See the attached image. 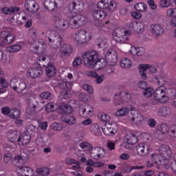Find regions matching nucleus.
<instances>
[{
  "mask_svg": "<svg viewBox=\"0 0 176 176\" xmlns=\"http://www.w3.org/2000/svg\"><path fill=\"white\" fill-rule=\"evenodd\" d=\"M59 97L62 100H69L71 98V91L63 90L60 91Z\"/></svg>",
  "mask_w": 176,
  "mask_h": 176,
  "instance_id": "58836bf2",
  "label": "nucleus"
},
{
  "mask_svg": "<svg viewBox=\"0 0 176 176\" xmlns=\"http://www.w3.org/2000/svg\"><path fill=\"white\" fill-rule=\"evenodd\" d=\"M4 162H6V164H11V163H12V154L6 153L4 155Z\"/></svg>",
  "mask_w": 176,
  "mask_h": 176,
  "instance_id": "052dcab7",
  "label": "nucleus"
},
{
  "mask_svg": "<svg viewBox=\"0 0 176 176\" xmlns=\"http://www.w3.org/2000/svg\"><path fill=\"white\" fill-rule=\"evenodd\" d=\"M108 5H109L108 9H109V10H114L116 9V7L118 6V3H116L115 1H112V0H108Z\"/></svg>",
  "mask_w": 176,
  "mask_h": 176,
  "instance_id": "5fc2aeb1",
  "label": "nucleus"
},
{
  "mask_svg": "<svg viewBox=\"0 0 176 176\" xmlns=\"http://www.w3.org/2000/svg\"><path fill=\"white\" fill-rule=\"evenodd\" d=\"M78 99L80 101H87L89 100V95L86 93H81L78 94Z\"/></svg>",
  "mask_w": 176,
  "mask_h": 176,
  "instance_id": "bf43d9fd",
  "label": "nucleus"
},
{
  "mask_svg": "<svg viewBox=\"0 0 176 176\" xmlns=\"http://www.w3.org/2000/svg\"><path fill=\"white\" fill-rule=\"evenodd\" d=\"M147 124L149 127L154 128L156 126V120L153 118L148 120Z\"/></svg>",
  "mask_w": 176,
  "mask_h": 176,
  "instance_id": "774afa93",
  "label": "nucleus"
},
{
  "mask_svg": "<svg viewBox=\"0 0 176 176\" xmlns=\"http://www.w3.org/2000/svg\"><path fill=\"white\" fill-rule=\"evenodd\" d=\"M30 141H31L30 135L23 133L19 135L17 142L19 146H25L30 144Z\"/></svg>",
  "mask_w": 176,
  "mask_h": 176,
  "instance_id": "f3484780",
  "label": "nucleus"
},
{
  "mask_svg": "<svg viewBox=\"0 0 176 176\" xmlns=\"http://www.w3.org/2000/svg\"><path fill=\"white\" fill-rule=\"evenodd\" d=\"M92 155H94V156H97V157H104L105 156V149L101 148V147H96L94 150V153Z\"/></svg>",
  "mask_w": 176,
  "mask_h": 176,
  "instance_id": "c756f323",
  "label": "nucleus"
},
{
  "mask_svg": "<svg viewBox=\"0 0 176 176\" xmlns=\"http://www.w3.org/2000/svg\"><path fill=\"white\" fill-rule=\"evenodd\" d=\"M35 130V127H34V126H30L27 128L26 131L25 132H23L24 133L28 134V135H32L33 133H35V131H34Z\"/></svg>",
  "mask_w": 176,
  "mask_h": 176,
  "instance_id": "680f3d73",
  "label": "nucleus"
},
{
  "mask_svg": "<svg viewBox=\"0 0 176 176\" xmlns=\"http://www.w3.org/2000/svg\"><path fill=\"white\" fill-rule=\"evenodd\" d=\"M146 69H148V66L145 64H141L139 66V72L141 76L142 79L145 80L146 79Z\"/></svg>",
  "mask_w": 176,
  "mask_h": 176,
  "instance_id": "7c9ffc66",
  "label": "nucleus"
},
{
  "mask_svg": "<svg viewBox=\"0 0 176 176\" xmlns=\"http://www.w3.org/2000/svg\"><path fill=\"white\" fill-rule=\"evenodd\" d=\"M151 32L155 38H158V36H161L164 34V29L160 25L154 24L151 26Z\"/></svg>",
  "mask_w": 176,
  "mask_h": 176,
  "instance_id": "6ab92c4d",
  "label": "nucleus"
},
{
  "mask_svg": "<svg viewBox=\"0 0 176 176\" xmlns=\"http://www.w3.org/2000/svg\"><path fill=\"white\" fill-rule=\"evenodd\" d=\"M54 21H55V27L58 30H67L68 28V22L61 19V16L55 15L54 16Z\"/></svg>",
  "mask_w": 176,
  "mask_h": 176,
  "instance_id": "9b49d317",
  "label": "nucleus"
},
{
  "mask_svg": "<svg viewBox=\"0 0 176 176\" xmlns=\"http://www.w3.org/2000/svg\"><path fill=\"white\" fill-rule=\"evenodd\" d=\"M158 113L160 116H168L170 113V108L166 107H161L158 111Z\"/></svg>",
  "mask_w": 176,
  "mask_h": 176,
  "instance_id": "e433bc0d",
  "label": "nucleus"
},
{
  "mask_svg": "<svg viewBox=\"0 0 176 176\" xmlns=\"http://www.w3.org/2000/svg\"><path fill=\"white\" fill-rule=\"evenodd\" d=\"M87 23V18L83 15H76L70 19L69 26L70 28L76 29L83 27Z\"/></svg>",
  "mask_w": 176,
  "mask_h": 176,
  "instance_id": "39448f33",
  "label": "nucleus"
},
{
  "mask_svg": "<svg viewBox=\"0 0 176 176\" xmlns=\"http://www.w3.org/2000/svg\"><path fill=\"white\" fill-rule=\"evenodd\" d=\"M104 63L107 61L109 65L111 67H115L116 65V63L118 62V54L116 51L113 49H110L107 51L105 55V59H102Z\"/></svg>",
  "mask_w": 176,
  "mask_h": 176,
  "instance_id": "423d86ee",
  "label": "nucleus"
},
{
  "mask_svg": "<svg viewBox=\"0 0 176 176\" xmlns=\"http://www.w3.org/2000/svg\"><path fill=\"white\" fill-rule=\"evenodd\" d=\"M16 173L21 176H32L34 170L28 166H19L16 168Z\"/></svg>",
  "mask_w": 176,
  "mask_h": 176,
  "instance_id": "4468645a",
  "label": "nucleus"
},
{
  "mask_svg": "<svg viewBox=\"0 0 176 176\" xmlns=\"http://www.w3.org/2000/svg\"><path fill=\"white\" fill-rule=\"evenodd\" d=\"M44 7L45 9H47V10L53 12V10L57 8V3L52 0H45L44 2Z\"/></svg>",
  "mask_w": 176,
  "mask_h": 176,
  "instance_id": "bb28decb",
  "label": "nucleus"
},
{
  "mask_svg": "<svg viewBox=\"0 0 176 176\" xmlns=\"http://www.w3.org/2000/svg\"><path fill=\"white\" fill-rule=\"evenodd\" d=\"M82 89L84 90H86L87 91H88L89 93V94H93V93L94 92V90L93 89V87L85 84L82 86Z\"/></svg>",
  "mask_w": 176,
  "mask_h": 176,
  "instance_id": "e2e57ef3",
  "label": "nucleus"
},
{
  "mask_svg": "<svg viewBox=\"0 0 176 176\" xmlns=\"http://www.w3.org/2000/svg\"><path fill=\"white\" fill-rule=\"evenodd\" d=\"M166 14L168 17H176V8H170L167 10Z\"/></svg>",
  "mask_w": 176,
  "mask_h": 176,
  "instance_id": "6e6d98bb",
  "label": "nucleus"
},
{
  "mask_svg": "<svg viewBox=\"0 0 176 176\" xmlns=\"http://www.w3.org/2000/svg\"><path fill=\"white\" fill-rule=\"evenodd\" d=\"M9 118L11 119H19L20 118V111L17 109H12L10 112Z\"/></svg>",
  "mask_w": 176,
  "mask_h": 176,
  "instance_id": "c9c22d12",
  "label": "nucleus"
},
{
  "mask_svg": "<svg viewBox=\"0 0 176 176\" xmlns=\"http://www.w3.org/2000/svg\"><path fill=\"white\" fill-rule=\"evenodd\" d=\"M14 39H16V35L10 34V32H8L6 45H10V43H13V41H14Z\"/></svg>",
  "mask_w": 176,
  "mask_h": 176,
  "instance_id": "603ef678",
  "label": "nucleus"
},
{
  "mask_svg": "<svg viewBox=\"0 0 176 176\" xmlns=\"http://www.w3.org/2000/svg\"><path fill=\"white\" fill-rule=\"evenodd\" d=\"M40 97L43 100H53V94H50L49 91L41 93Z\"/></svg>",
  "mask_w": 176,
  "mask_h": 176,
  "instance_id": "49530a36",
  "label": "nucleus"
},
{
  "mask_svg": "<svg viewBox=\"0 0 176 176\" xmlns=\"http://www.w3.org/2000/svg\"><path fill=\"white\" fill-rule=\"evenodd\" d=\"M20 133L17 131H11L8 134V140L10 142H17Z\"/></svg>",
  "mask_w": 176,
  "mask_h": 176,
  "instance_id": "393cba45",
  "label": "nucleus"
},
{
  "mask_svg": "<svg viewBox=\"0 0 176 176\" xmlns=\"http://www.w3.org/2000/svg\"><path fill=\"white\" fill-rule=\"evenodd\" d=\"M135 9L138 12H145L146 10V6L144 3H138L135 6Z\"/></svg>",
  "mask_w": 176,
  "mask_h": 176,
  "instance_id": "c03bdc74",
  "label": "nucleus"
},
{
  "mask_svg": "<svg viewBox=\"0 0 176 176\" xmlns=\"http://www.w3.org/2000/svg\"><path fill=\"white\" fill-rule=\"evenodd\" d=\"M34 52L36 54H43L46 51V44L42 38L38 39L35 42Z\"/></svg>",
  "mask_w": 176,
  "mask_h": 176,
  "instance_id": "ddd939ff",
  "label": "nucleus"
},
{
  "mask_svg": "<svg viewBox=\"0 0 176 176\" xmlns=\"http://www.w3.org/2000/svg\"><path fill=\"white\" fill-rule=\"evenodd\" d=\"M146 25V23L144 21H141L138 25V28L139 29V32H144V29L145 28V26Z\"/></svg>",
  "mask_w": 176,
  "mask_h": 176,
  "instance_id": "338daca9",
  "label": "nucleus"
},
{
  "mask_svg": "<svg viewBox=\"0 0 176 176\" xmlns=\"http://www.w3.org/2000/svg\"><path fill=\"white\" fill-rule=\"evenodd\" d=\"M153 93H155V91H153L152 87H147L146 89H143V95L146 98L152 97V94H153Z\"/></svg>",
  "mask_w": 176,
  "mask_h": 176,
  "instance_id": "4c0bfd02",
  "label": "nucleus"
},
{
  "mask_svg": "<svg viewBox=\"0 0 176 176\" xmlns=\"http://www.w3.org/2000/svg\"><path fill=\"white\" fill-rule=\"evenodd\" d=\"M59 112L62 115H65V113H72V107L68 105L65 103H62L59 105Z\"/></svg>",
  "mask_w": 176,
  "mask_h": 176,
  "instance_id": "4be33fe9",
  "label": "nucleus"
},
{
  "mask_svg": "<svg viewBox=\"0 0 176 176\" xmlns=\"http://www.w3.org/2000/svg\"><path fill=\"white\" fill-rule=\"evenodd\" d=\"M120 67H122V68H125L126 69L130 68V67H131L132 63H131V60H130V59L127 58H121V61L120 63Z\"/></svg>",
  "mask_w": 176,
  "mask_h": 176,
  "instance_id": "473e14b6",
  "label": "nucleus"
},
{
  "mask_svg": "<svg viewBox=\"0 0 176 176\" xmlns=\"http://www.w3.org/2000/svg\"><path fill=\"white\" fill-rule=\"evenodd\" d=\"M150 150L149 145L146 144L142 143L136 146V151L140 156H146V155H148Z\"/></svg>",
  "mask_w": 176,
  "mask_h": 176,
  "instance_id": "2eb2a0df",
  "label": "nucleus"
},
{
  "mask_svg": "<svg viewBox=\"0 0 176 176\" xmlns=\"http://www.w3.org/2000/svg\"><path fill=\"white\" fill-rule=\"evenodd\" d=\"M52 130L55 131H61L63 130V124L58 122H54L51 126Z\"/></svg>",
  "mask_w": 176,
  "mask_h": 176,
  "instance_id": "3c124183",
  "label": "nucleus"
},
{
  "mask_svg": "<svg viewBox=\"0 0 176 176\" xmlns=\"http://www.w3.org/2000/svg\"><path fill=\"white\" fill-rule=\"evenodd\" d=\"M45 72L49 78H53V76H56V74H57L56 67L52 65H50L46 67Z\"/></svg>",
  "mask_w": 176,
  "mask_h": 176,
  "instance_id": "cd10ccee",
  "label": "nucleus"
},
{
  "mask_svg": "<svg viewBox=\"0 0 176 176\" xmlns=\"http://www.w3.org/2000/svg\"><path fill=\"white\" fill-rule=\"evenodd\" d=\"M126 113H129V108L123 107L116 111V116H124Z\"/></svg>",
  "mask_w": 176,
  "mask_h": 176,
  "instance_id": "de8ad7c7",
  "label": "nucleus"
},
{
  "mask_svg": "<svg viewBox=\"0 0 176 176\" xmlns=\"http://www.w3.org/2000/svg\"><path fill=\"white\" fill-rule=\"evenodd\" d=\"M89 108H91L90 106H87V109H85L83 107H81L79 109V114L80 116H82V118H89V116H93L94 113H93V109H89Z\"/></svg>",
  "mask_w": 176,
  "mask_h": 176,
  "instance_id": "5701e85b",
  "label": "nucleus"
},
{
  "mask_svg": "<svg viewBox=\"0 0 176 176\" xmlns=\"http://www.w3.org/2000/svg\"><path fill=\"white\" fill-rule=\"evenodd\" d=\"M130 36V31L123 32L120 28L116 29L113 33V39L118 43H126V41H129Z\"/></svg>",
  "mask_w": 176,
  "mask_h": 176,
  "instance_id": "20e7f679",
  "label": "nucleus"
},
{
  "mask_svg": "<svg viewBox=\"0 0 176 176\" xmlns=\"http://www.w3.org/2000/svg\"><path fill=\"white\" fill-rule=\"evenodd\" d=\"M84 65L87 68H94L97 65V63H100L101 60L99 58L98 53L96 51H87L82 54Z\"/></svg>",
  "mask_w": 176,
  "mask_h": 176,
  "instance_id": "f257e3e1",
  "label": "nucleus"
},
{
  "mask_svg": "<svg viewBox=\"0 0 176 176\" xmlns=\"http://www.w3.org/2000/svg\"><path fill=\"white\" fill-rule=\"evenodd\" d=\"M38 175L47 176L49 175V168H40L36 171Z\"/></svg>",
  "mask_w": 176,
  "mask_h": 176,
  "instance_id": "37998d69",
  "label": "nucleus"
},
{
  "mask_svg": "<svg viewBox=\"0 0 176 176\" xmlns=\"http://www.w3.org/2000/svg\"><path fill=\"white\" fill-rule=\"evenodd\" d=\"M98 118L99 120L104 123V124H108L109 123L108 122H109V120H111V118L109 117V116H108V114L105 113H99L98 114Z\"/></svg>",
  "mask_w": 176,
  "mask_h": 176,
  "instance_id": "72a5a7b5",
  "label": "nucleus"
},
{
  "mask_svg": "<svg viewBox=\"0 0 176 176\" xmlns=\"http://www.w3.org/2000/svg\"><path fill=\"white\" fill-rule=\"evenodd\" d=\"M40 111H42V108L39 107V104H33V110H30L28 111L29 115H31L32 116H34L36 112H39Z\"/></svg>",
  "mask_w": 176,
  "mask_h": 176,
  "instance_id": "79ce46f5",
  "label": "nucleus"
},
{
  "mask_svg": "<svg viewBox=\"0 0 176 176\" xmlns=\"http://www.w3.org/2000/svg\"><path fill=\"white\" fill-rule=\"evenodd\" d=\"M25 8L28 12L35 13L39 10V6L34 0H27L25 3Z\"/></svg>",
  "mask_w": 176,
  "mask_h": 176,
  "instance_id": "f8f14e48",
  "label": "nucleus"
},
{
  "mask_svg": "<svg viewBox=\"0 0 176 176\" xmlns=\"http://www.w3.org/2000/svg\"><path fill=\"white\" fill-rule=\"evenodd\" d=\"M171 5V1L170 0H161L160 2V6L162 8H168Z\"/></svg>",
  "mask_w": 176,
  "mask_h": 176,
  "instance_id": "13d9d810",
  "label": "nucleus"
},
{
  "mask_svg": "<svg viewBox=\"0 0 176 176\" xmlns=\"http://www.w3.org/2000/svg\"><path fill=\"white\" fill-rule=\"evenodd\" d=\"M97 6L99 9H108L109 8L108 0H102L99 1Z\"/></svg>",
  "mask_w": 176,
  "mask_h": 176,
  "instance_id": "a18cd8bd",
  "label": "nucleus"
},
{
  "mask_svg": "<svg viewBox=\"0 0 176 176\" xmlns=\"http://www.w3.org/2000/svg\"><path fill=\"white\" fill-rule=\"evenodd\" d=\"M143 166H131L126 167L123 168L124 173H131L132 170H142Z\"/></svg>",
  "mask_w": 176,
  "mask_h": 176,
  "instance_id": "864d4df0",
  "label": "nucleus"
},
{
  "mask_svg": "<svg viewBox=\"0 0 176 176\" xmlns=\"http://www.w3.org/2000/svg\"><path fill=\"white\" fill-rule=\"evenodd\" d=\"M170 131V128L166 124H162L157 131L156 133L160 134L158 138L162 140V137L160 135H163L164 134H167Z\"/></svg>",
  "mask_w": 176,
  "mask_h": 176,
  "instance_id": "b1692460",
  "label": "nucleus"
},
{
  "mask_svg": "<svg viewBox=\"0 0 176 176\" xmlns=\"http://www.w3.org/2000/svg\"><path fill=\"white\" fill-rule=\"evenodd\" d=\"M128 118L129 120H131L135 124H141L144 122V118L142 116L137 113L135 116H133V113H129Z\"/></svg>",
  "mask_w": 176,
  "mask_h": 176,
  "instance_id": "412c9836",
  "label": "nucleus"
},
{
  "mask_svg": "<svg viewBox=\"0 0 176 176\" xmlns=\"http://www.w3.org/2000/svg\"><path fill=\"white\" fill-rule=\"evenodd\" d=\"M72 52H74V50L71 45L63 44L60 48L59 56L61 58H64V57H69V56L72 54Z\"/></svg>",
  "mask_w": 176,
  "mask_h": 176,
  "instance_id": "1a4fd4ad",
  "label": "nucleus"
},
{
  "mask_svg": "<svg viewBox=\"0 0 176 176\" xmlns=\"http://www.w3.org/2000/svg\"><path fill=\"white\" fill-rule=\"evenodd\" d=\"M46 60V57L43 56H40L37 58V63L38 65L41 67V65H43V67H45V61Z\"/></svg>",
  "mask_w": 176,
  "mask_h": 176,
  "instance_id": "4d7b16f0",
  "label": "nucleus"
},
{
  "mask_svg": "<svg viewBox=\"0 0 176 176\" xmlns=\"http://www.w3.org/2000/svg\"><path fill=\"white\" fill-rule=\"evenodd\" d=\"M131 52H135L136 56H142L144 54V48H137L135 46H131Z\"/></svg>",
  "mask_w": 176,
  "mask_h": 176,
  "instance_id": "8fccbe9b",
  "label": "nucleus"
},
{
  "mask_svg": "<svg viewBox=\"0 0 176 176\" xmlns=\"http://www.w3.org/2000/svg\"><path fill=\"white\" fill-rule=\"evenodd\" d=\"M19 50H21V45H13L6 48L8 53H16V52H19Z\"/></svg>",
  "mask_w": 176,
  "mask_h": 176,
  "instance_id": "f704fd0d",
  "label": "nucleus"
},
{
  "mask_svg": "<svg viewBox=\"0 0 176 176\" xmlns=\"http://www.w3.org/2000/svg\"><path fill=\"white\" fill-rule=\"evenodd\" d=\"M75 39L78 43H86L91 39V36L89 32L80 30L76 33Z\"/></svg>",
  "mask_w": 176,
  "mask_h": 176,
  "instance_id": "6e6552de",
  "label": "nucleus"
},
{
  "mask_svg": "<svg viewBox=\"0 0 176 176\" xmlns=\"http://www.w3.org/2000/svg\"><path fill=\"white\" fill-rule=\"evenodd\" d=\"M107 128L109 129L110 131L112 133V135L116 134L118 133V125L116 123L111 124L108 122Z\"/></svg>",
  "mask_w": 176,
  "mask_h": 176,
  "instance_id": "a19ab883",
  "label": "nucleus"
},
{
  "mask_svg": "<svg viewBox=\"0 0 176 176\" xmlns=\"http://www.w3.org/2000/svg\"><path fill=\"white\" fill-rule=\"evenodd\" d=\"M125 140H126V143L125 144V148L126 149H129L130 146H127V145H135L137 142H138V138L135 136V135L133 133H129L125 136Z\"/></svg>",
  "mask_w": 176,
  "mask_h": 176,
  "instance_id": "a211bd4d",
  "label": "nucleus"
},
{
  "mask_svg": "<svg viewBox=\"0 0 176 176\" xmlns=\"http://www.w3.org/2000/svg\"><path fill=\"white\" fill-rule=\"evenodd\" d=\"M12 89L14 91H16L18 94H21L24 90L27 89V84L24 82L19 83L16 86L12 87Z\"/></svg>",
  "mask_w": 176,
  "mask_h": 176,
  "instance_id": "c85d7f7f",
  "label": "nucleus"
},
{
  "mask_svg": "<svg viewBox=\"0 0 176 176\" xmlns=\"http://www.w3.org/2000/svg\"><path fill=\"white\" fill-rule=\"evenodd\" d=\"M129 96V92L126 91H121L119 94H116L114 95V97H119V98H121L122 101H124L126 100V97Z\"/></svg>",
  "mask_w": 176,
  "mask_h": 176,
  "instance_id": "09e8293b",
  "label": "nucleus"
},
{
  "mask_svg": "<svg viewBox=\"0 0 176 176\" xmlns=\"http://www.w3.org/2000/svg\"><path fill=\"white\" fill-rule=\"evenodd\" d=\"M107 12L101 10H95L93 12V17L95 21L96 27H102V19H105L107 16Z\"/></svg>",
  "mask_w": 176,
  "mask_h": 176,
  "instance_id": "0eeeda50",
  "label": "nucleus"
},
{
  "mask_svg": "<svg viewBox=\"0 0 176 176\" xmlns=\"http://www.w3.org/2000/svg\"><path fill=\"white\" fill-rule=\"evenodd\" d=\"M151 160L153 163L158 164V166H164L167 164V157L162 155V154H153Z\"/></svg>",
  "mask_w": 176,
  "mask_h": 176,
  "instance_id": "9d476101",
  "label": "nucleus"
},
{
  "mask_svg": "<svg viewBox=\"0 0 176 176\" xmlns=\"http://www.w3.org/2000/svg\"><path fill=\"white\" fill-rule=\"evenodd\" d=\"M154 98L153 100V105H157V104H166L168 101V96H167V93L166 90L163 89L162 87H158L154 91Z\"/></svg>",
  "mask_w": 176,
  "mask_h": 176,
  "instance_id": "7ed1b4c3",
  "label": "nucleus"
},
{
  "mask_svg": "<svg viewBox=\"0 0 176 176\" xmlns=\"http://www.w3.org/2000/svg\"><path fill=\"white\" fill-rule=\"evenodd\" d=\"M153 80L154 83H156L160 86V87H163L166 83H167V80H166V78L162 76H155L154 78H153Z\"/></svg>",
  "mask_w": 176,
  "mask_h": 176,
  "instance_id": "a878e982",
  "label": "nucleus"
},
{
  "mask_svg": "<svg viewBox=\"0 0 176 176\" xmlns=\"http://www.w3.org/2000/svg\"><path fill=\"white\" fill-rule=\"evenodd\" d=\"M42 74H43V69H42V66L39 65L38 67L30 68L28 71V74L33 78H39Z\"/></svg>",
  "mask_w": 176,
  "mask_h": 176,
  "instance_id": "dca6fc26",
  "label": "nucleus"
},
{
  "mask_svg": "<svg viewBox=\"0 0 176 176\" xmlns=\"http://www.w3.org/2000/svg\"><path fill=\"white\" fill-rule=\"evenodd\" d=\"M80 148L84 151H91L93 149V146L87 142H83L79 144Z\"/></svg>",
  "mask_w": 176,
  "mask_h": 176,
  "instance_id": "ea45409f",
  "label": "nucleus"
},
{
  "mask_svg": "<svg viewBox=\"0 0 176 176\" xmlns=\"http://www.w3.org/2000/svg\"><path fill=\"white\" fill-rule=\"evenodd\" d=\"M8 30H4L0 32V46H5L8 40Z\"/></svg>",
  "mask_w": 176,
  "mask_h": 176,
  "instance_id": "2f4dec72",
  "label": "nucleus"
},
{
  "mask_svg": "<svg viewBox=\"0 0 176 176\" xmlns=\"http://www.w3.org/2000/svg\"><path fill=\"white\" fill-rule=\"evenodd\" d=\"M102 130L106 135H111V134L112 135V131H111L109 128H108L107 124H104V127L102 128Z\"/></svg>",
  "mask_w": 176,
  "mask_h": 176,
  "instance_id": "0e129e2a",
  "label": "nucleus"
},
{
  "mask_svg": "<svg viewBox=\"0 0 176 176\" xmlns=\"http://www.w3.org/2000/svg\"><path fill=\"white\" fill-rule=\"evenodd\" d=\"M159 155L166 156V157H171L173 153L170 150V147L166 144H162L159 148Z\"/></svg>",
  "mask_w": 176,
  "mask_h": 176,
  "instance_id": "aec40b11",
  "label": "nucleus"
},
{
  "mask_svg": "<svg viewBox=\"0 0 176 176\" xmlns=\"http://www.w3.org/2000/svg\"><path fill=\"white\" fill-rule=\"evenodd\" d=\"M138 86L139 89L144 90V89H146L148 87V84L145 81H140L138 83Z\"/></svg>",
  "mask_w": 176,
  "mask_h": 176,
  "instance_id": "69168bd1",
  "label": "nucleus"
},
{
  "mask_svg": "<svg viewBox=\"0 0 176 176\" xmlns=\"http://www.w3.org/2000/svg\"><path fill=\"white\" fill-rule=\"evenodd\" d=\"M48 38V45L53 49H58L64 43V38L55 31H48L46 34Z\"/></svg>",
  "mask_w": 176,
  "mask_h": 176,
  "instance_id": "f03ea898",
  "label": "nucleus"
}]
</instances>
